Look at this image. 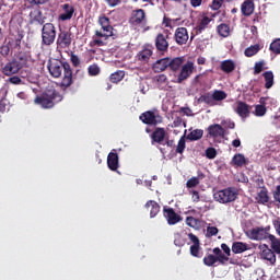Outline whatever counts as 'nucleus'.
<instances>
[{"label":"nucleus","mask_w":280,"mask_h":280,"mask_svg":"<svg viewBox=\"0 0 280 280\" xmlns=\"http://www.w3.org/2000/svg\"><path fill=\"white\" fill-rule=\"evenodd\" d=\"M234 110L243 119H246L250 115V107L244 102H238Z\"/></svg>","instance_id":"19"},{"label":"nucleus","mask_w":280,"mask_h":280,"mask_svg":"<svg viewBox=\"0 0 280 280\" xmlns=\"http://www.w3.org/2000/svg\"><path fill=\"white\" fill-rule=\"evenodd\" d=\"M174 39L177 45H187V40H189V33L185 27H178L175 31Z\"/></svg>","instance_id":"14"},{"label":"nucleus","mask_w":280,"mask_h":280,"mask_svg":"<svg viewBox=\"0 0 280 280\" xmlns=\"http://www.w3.org/2000/svg\"><path fill=\"white\" fill-rule=\"evenodd\" d=\"M222 3H224V0H213L210 8L212 10H220L222 8Z\"/></svg>","instance_id":"55"},{"label":"nucleus","mask_w":280,"mask_h":280,"mask_svg":"<svg viewBox=\"0 0 280 280\" xmlns=\"http://www.w3.org/2000/svg\"><path fill=\"white\" fill-rule=\"evenodd\" d=\"M124 75H126V73L124 71H116L110 74L109 80L114 84H117V82H121L124 80Z\"/></svg>","instance_id":"39"},{"label":"nucleus","mask_w":280,"mask_h":280,"mask_svg":"<svg viewBox=\"0 0 280 280\" xmlns=\"http://www.w3.org/2000/svg\"><path fill=\"white\" fill-rule=\"evenodd\" d=\"M190 5L192 8H200V5H202V0H190Z\"/></svg>","instance_id":"63"},{"label":"nucleus","mask_w":280,"mask_h":280,"mask_svg":"<svg viewBox=\"0 0 280 280\" xmlns=\"http://www.w3.org/2000/svg\"><path fill=\"white\" fill-rule=\"evenodd\" d=\"M189 194L191 195L192 202L200 201V194L198 192V190H190Z\"/></svg>","instance_id":"56"},{"label":"nucleus","mask_w":280,"mask_h":280,"mask_svg":"<svg viewBox=\"0 0 280 280\" xmlns=\"http://www.w3.org/2000/svg\"><path fill=\"white\" fill-rule=\"evenodd\" d=\"M98 23H100L103 32L113 34V27L110 26V20L108 18H106L105 15L100 16Z\"/></svg>","instance_id":"26"},{"label":"nucleus","mask_w":280,"mask_h":280,"mask_svg":"<svg viewBox=\"0 0 280 280\" xmlns=\"http://www.w3.org/2000/svg\"><path fill=\"white\" fill-rule=\"evenodd\" d=\"M163 215L167 224H170L171 226H173L174 224H178V222L183 221V218L178 213H176L173 208H168L167 206L163 208Z\"/></svg>","instance_id":"9"},{"label":"nucleus","mask_w":280,"mask_h":280,"mask_svg":"<svg viewBox=\"0 0 280 280\" xmlns=\"http://www.w3.org/2000/svg\"><path fill=\"white\" fill-rule=\"evenodd\" d=\"M21 69H23L21 61L12 60L4 65V67L2 68V73L7 77L16 75V73H19Z\"/></svg>","instance_id":"8"},{"label":"nucleus","mask_w":280,"mask_h":280,"mask_svg":"<svg viewBox=\"0 0 280 280\" xmlns=\"http://www.w3.org/2000/svg\"><path fill=\"white\" fill-rule=\"evenodd\" d=\"M30 23L34 25V23H37V25H44L45 24V18L43 16V12L38 9H34L30 13Z\"/></svg>","instance_id":"18"},{"label":"nucleus","mask_w":280,"mask_h":280,"mask_svg":"<svg viewBox=\"0 0 280 280\" xmlns=\"http://www.w3.org/2000/svg\"><path fill=\"white\" fill-rule=\"evenodd\" d=\"M175 246H185V241L180 237V235H177L174 241Z\"/></svg>","instance_id":"59"},{"label":"nucleus","mask_w":280,"mask_h":280,"mask_svg":"<svg viewBox=\"0 0 280 280\" xmlns=\"http://www.w3.org/2000/svg\"><path fill=\"white\" fill-rule=\"evenodd\" d=\"M0 54H2V56H8V54H10V47L8 46H2Z\"/></svg>","instance_id":"64"},{"label":"nucleus","mask_w":280,"mask_h":280,"mask_svg":"<svg viewBox=\"0 0 280 280\" xmlns=\"http://www.w3.org/2000/svg\"><path fill=\"white\" fill-rule=\"evenodd\" d=\"M107 165L112 172H117L119 168V155H117V153L110 152L107 156Z\"/></svg>","instance_id":"21"},{"label":"nucleus","mask_w":280,"mask_h":280,"mask_svg":"<svg viewBox=\"0 0 280 280\" xmlns=\"http://www.w3.org/2000/svg\"><path fill=\"white\" fill-rule=\"evenodd\" d=\"M232 163L237 167H242V165H246V158L243 154H236L232 159Z\"/></svg>","instance_id":"38"},{"label":"nucleus","mask_w":280,"mask_h":280,"mask_svg":"<svg viewBox=\"0 0 280 280\" xmlns=\"http://www.w3.org/2000/svg\"><path fill=\"white\" fill-rule=\"evenodd\" d=\"M218 34L223 38H226L231 34V28L226 24H220L218 26Z\"/></svg>","instance_id":"35"},{"label":"nucleus","mask_w":280,"mask_h":280,"mask_svg":"<svg viewBox=\"0 0 280 280\" xmlns=\"http://www.w3.org/2000/svg\"><path fill=\"white\" fill-rule=\"evenodd\" d=\"M106 3H107L110 8H115V7L119 5V3H121V0H106Z\"/></svg>","instance_id":"61"},{"label":"nucleus","mask_w":280,"mask_h":280,"mask_svg":"<svg viewBox=\"0 0 280 280\" xmlns=\"http://www.w3.org/2000/svg\"><path fill=\"white\" fill-rule=\"evenodd\" d=\"M262 78L265 79V89H272L275 85V73L272 71H266L262 73Z\"/></svg>","instance_id":"29"},{"label":"nucleus","mask_w":280,"mask_h":280,"mask_svg":"<svg viewBox=\"0 0 280 280\" xmlns=\"http://www.w3.org/2000/svg\"><path fill=\"white\" fill-rule=\"evenodd\" d=\"M213 21V14H203L201 15V19L198 22V25L196 26L197 34H202L205 30L209 27V23Z\"/></svg>","instance_id":"15"},{"label":"nucleus","mask_w":280,"mask_h":280,"mask_svg":"<svg viewBox=\"0 0 280 280\" xmlns=\"http://www.w3.org/2000/svg\"><path fill=\"white\" fill-rule=\"evenodd\" d=\"M186 224L190 226V229H200V220L194 217H187Z\"/></svg>","instance_id":"40"},{"label":"nucleus","mask_w":280,"mask_h":280,"mask_svg":"<svg viewBox=\"0 0 280 280\" xmlns=\"http://www.w3.org/2000/svg\"><path fill=\"white\" fill-rule=\"evenodd\" d=\"M221 248H222L223 253H225V255H228V257L231 256V248L229 247V245L222 244Z\"/></svg>","instance_id":"62"},{"label":"nucleus","mask_w":280,"mask_h":280,"mask_svg":"<svg viewBox=\"0 0 280 280\" xmlns=\"http://www.w3.org/2000/svg\"><path fill=\"white\" fill-rule=\"evenodd\" d=\"M129 22L131 25H141V23H145V11H143V9L133 11Z\"/></svg>","instance_id":"17"},{"label":"nucleus","mask_w":280,"mask_h":280,"mask_svg":"<svg viewBox=\"0 0 280 280\" xmlns=\"http://www.w3.org/2000/svg\"><path fill=\"white\" fill-rule=\"evenodd\" d=\"M208 133L212 139H224L226 130H224L221 125L213 124L208 127Z\"/></svg>","instance_id":"12"},{"label":"nucleus","mask_w":280,"mask_h":280,"mask_svg":"<svg viewBox=\"0 0 280 280\" xmlns=\"http://www.w3.org/2000/svg\"><path fill=\"white\" fill-rule=\"evenodd\" d=\"M63 13L59 15L60 21H71L73 18V12L75 10L73 9V5L66 3L62 5Z\"/></svg>","instance_id":"20"},{"label":"nucleus","mask_w":280,"mask_h":280,"mask_svg":"<svg viewBox=\"0 0 280 280\" xmlns=\"http://www.w3.org/2000/svg\"><path fill=\"white\" fill-rule=\"evenodd\" d=\"M9 84H14L15 86H19L21 84H25L23 80L19 75H13L8 79Z\"/></svg>","instance_id":"48"},{"label":"nucleus","mask_w":280,"mask_h":280,"mask_svg":"<svg viewBox=\"0 0 280 280\" xmlns=\"http://www.w3.org/2000/svg\"><path fill=\"white\" fill-rule=\"evenodd\" d=\"M273 229L276 230L277 234L280 236V220L276 219L272 221Z\"/></svg>","instance_id":"58"},{"label":"nucleus","mask_w":280,"mask_h":280,"mask_svg":"<svg viewBox=\"0 0 280 280\" xmlns=\"http://www.w3.org/2000/svg\"><path fill=\"white\" fill-rule=\"evenodd\" d=\"M266 66V61H258L255 63L254 66V75H259V73H261V71L266 68H264Z\"/></svg>","instance_id":"46"},{"label":"nucleus","mask_w":280,"mask_h":280,"mask_svg":"<svg viewBox=\"0 0 280 280\" xmlns=\"http://www.w3.org/2000/svg\"><path fill=\"white\" fill-rule=\"evenodd\" d=\"M264 248L260 253L261 259L267 261L268 266H275L277 264V256L272 249L268 248V245H264Z\"/></svg>","instance_id":"13"},{"label":"nucleus","mask_w":280,"mask_h":280,"mask_svg":"<svg viewBox=\"0 0 280 280\" xmlns=\"http://www.w3.org/2000/svg\"><path fill=\"white\" fill-rule=\"evenodd\" d=\"M259 51H261V46L259 44H255V45L247 47L244 51V55L247 58H253V56H257V54H259Z\"/></svg>","instance_id":"30"},{"label":"nucleus","mask_w":280,"mask_h":280,"mask_svg":"<svg viewBox=\"0 0 280 280\" xmlns=\"http://www.w3.org/2000/svg\"><path fill=\"white\" fill-rule=\"evenodd\" d=\"M163 25H165L166 27H170V30H173L174 25H176V20L164 16Z\"/></svg>","instance_id":"51"},{"label":"nucleus","mask_w":280,"mask_h":280,"mask_svg":"<svg viewBox=\"0 0 280 280\" xmlns=\"http://www.w3.org/2000/svg\"><path fill=\"white\" fill-rule=\"evenodd\" d=\"M113 36V33H108L106 31H95L92 43L93 45H96L97 47H104L106 45V40Z\"/></svg>","instance_id":"10"},{"label":"nucleus","mask_w":280,"mask_h":280,"mask_svg":"<svg viewBox=\"0 0 280 280\" xmlns=\"http://www.w3.org/2000/svg\"><path fill=\"white\" fill-rule=\"evenodd\" d=\"M221 71L224 73H233L235 71V61L224 60L221 62Z\"/></svg>","instance_id":"31"},{"label":"nucleus","mask_w":280,"mask_h":280,"mask_svg":"<svg viewBox=\"0 0 280 280\" xmlns=\"http://www.w3.org/2000/svg\"><path fill=\"white\" fill-rule=\"evenodd\" d=\"M200 185V177H191L190 179L187 180L186 187L188 189H191L194 187H198Z\"/></svg>","instance_id":"44"},{"label":"nucleus","mask_w":280,"mask_h":280,"mask_svg":"<svg viewBox=\"0 0 280 280\" xmlns=\"http://www.w3.org/2000/svg\"><path fill=\"white\" fill-rule=\"evenodd\" d=\"M47 69L51 78H60L63 73L59 83L61 89H69V86L73 84V70H71V65H69V62H63L59 59H50Z\"/></svg>","instance_id":"1"},{"label":"nucleus","mask_w":280,"mask_h":280,"mask_svg":"<svg viewBox=\"0 0 280 280\" xmlns=\"http://www.w3.org/2000/svg\"><path fill=\"white\" fill-rule=\"evenodd\" d=\"M205 131L202 129H195L187 135L186 139H188V141H200Z\"/></svg>","instance_id":"32"},{"label":"nucleus","mask_w":280,"mask_h":280,"mask_svg":"<svg viewBox=\"0 0 280 280\" xmlns=\"http://www.w3.org/2000/svg\"><path fill=\"white\" fill-rule=\"evenodd\" d=\"M269 241H270L272 250H275L277 255H280V240L277 238V236L270 234Z\"/></svg>","instance_id":"34"},{"label":"nucleus","mask_w":280,"mask_h":280,"mask_svg":"<svg viewBox=\"0 0 280 280\" xmlns=\"http://www.w3.org/2000/svg\"><path fill=\"white\" fill-rule=\"evenodd\" d=\"M212 97L214 100V103L218 104V102H222L223 100H226L228 95H226V92L224 91L215 90L212 93Z\"/></svg>","instance_id":"36"},{"label":"nucleus","mask_w":280,"mask_h":280,"mask_svg":"<svg viewBox=\"0 0 280 280\" xmlns=\"http://www.w3.org/2000/svg\"><path fill=\"white\" fill-rule=\"evenodd\" d=\"M145 209H150V218H156L159 211H161V206H159L154 200H149L145 203Z\"/></svg>","instance_id":"24"},{"label":"nucleus","mask_w":280,"mask_h":280,"mask_svg":"<svg viewBox=\"0 0 280 280\" xmlns=\"http://www.w3.org/2000/svg\"><path fill=\"white\" fill-rule=\"evenodd\" d=\"M71 62L73 67H80V57L77 55H71Z\"/></svg>","instance_id":"57"},{"label":"nucleus","mask_w":280,"mask_h":280,"mask_svg":"<svg viewBox=\"0 0 280 280\" xmlns=\"http://www.w3.org/2000/svg\"><path fill=\"white\" fill-rule=\"evenodd\" d=\"M58 102H62V95L54 89H47L43 95L35 98V104H38L42 108H54V105Z\"/></svg>","instance_id":"2"},{"label":"nucleus","mask_w":280,"mask_h":280,"mask_svg":"<svg viewBox=\"0 0 280 280\" xmlns=\"http://www.w3.org/2000/svg\"><path fill=\"white\" fill-rule=\"evenodd\" d=\"M270 51H272V54H276L277 56H279L280 54V38H277L276 40H273L270 46H269Z\"/></svg>","instance_id":"42"},{"label":"nucleus","mask_w":280,"mask_h":280,"mask_svg":"<svg viewBox=\"0 0 280 280\" xmlns=\"http://www.w3.org/2000/svg\"><path fill=\"white\" fill-rule=\"evenodd\" d=\"M167 67H170V58H163L154 62L153 71H155V73H161L165 71Z\"/></svg>","instance_id":"23"},{"label":"nucleus","mask_w":280,"mask_h":280,"mask_svg":"<svg viewBox=\"0 0 280 280\" xmlns=\"http://www.w3.org/2000/svg\"><path fill=\"white\" fill-rule=\"evenodd\" d=\"M185 148H186V144H185V136H183L178 143H177V147H176V152L177 154H183V152H185Z\"/></svg>","instance_id":"47"},{"label":"nucleus","mask_w":280,"mask_h":280,"mask_svg":"<svg viewBox=\"0 0 280 280\" xmlns=\"http://www.w3.org/2000/svg\"><path fill=\"white\" fill-rule=\"evenodd\" d=\"M246 235L249 240L255 242H261L264 240H269L270 237V225L267 226H257L246 232Z\"/></svg>","instance_id":"4"},{"label":"nucleus","mask_w":280,"mask_h":280,"mask_svg":"<svg viewBox=\"0 0 280 280\" xmlns=\"http://www.w3.org/2000/svg\"><path fill=\"white\" fill-rule=\"evenodd\" d=\"M185 65L184 57L168 58V68L171 71H178Z\"/></svg>","instance_id":"22"},{"label":"nucleus","mask_w":280,"mask_h":280,"mask_svg":"<svg viewBox=\"0 0 280 280\" xmlns=\"http://www.w3.org/2000/svg\"><path fill=\"white\" fill-rule=\"evenodd\" d=\"M190 255H192V257H201V255H200V245H192L190 247Z\"/></svg>","instance_id":"54"},{"label":"nucleus","mask_w":280,"mask_h":280,"mask_svg":"<svg viewBox=\"0 0 280 280\" xmlns=\"http://www.w3.org/2000/svg\"><path fill=\"white\" fill-rule=\"evenodd\" d=\"M206 156L207 159H215V156H218V151H215L214 148H208L206 150Z\"/></svg>","instance_id":"53"},{"label":"nucleus","mask_w":280,"mask_h":280,"mask_svg":"<svg viewBox=\"0 0 280 280\" xmlns=\"http://www.w3.org/2000/svg\"><path fill=\"white\" fill-rule=\"evenodd\" d=\"M201 102H203L208 106H218V103H215L213 94L211 93H207L203 96H201Z\"/></svg>","instance_id":"37"},{"label":"nucleus","mask_w":280,"mask_h":280,"mask_svg":"<svg viewBox=\"0 0 280 280\" xmlns=\"http://www.w3.org/2000/svg\"><path fill=\"white\" fill-rule=\"evenodd\" d=\"M218 233H219L218 228L208 225L206 237H213V236L218 235Z\"/></svg>","instance_id":"49"},{"label":"nucleus","mask_w":280,"mask_h":280,"mask_svg":"<svg viewBox=\"0 0 280 280\" xmlns=\"http://www.w3.org/2000/svg\"><path fill=\"white\" fill-rule=\"evenodd\" d=\"M151 56H152V49L144 48L139 52L138 58L139 60L145 61V60H150Z\"/></svg>","instance_id":"41"},{"label":"nucleus","mask_w":280,"mask_h":280,"mask_svg":"<svg viewBox=\"0 0 280 280\" xmlns=\"http://www.w3.org/2000/svg\"><path fill=\"white\" fill-rule=\"evenodd\" d=\"M189 240L194 243V246L196 245H200V241L198 240V236H196L195 234H188Z\"/></svg>","instance_id":"60"},{"label":"nucleus","mask_w":280,"mask_h":280,"mask_svg":"<svg viewBox=\"0 0 280 280\" xmlns=\"http://www.w3.org/2000/svg\"><path fill=\"white\" fill-rule=\"evenodd\" d=\"M247 249H248V244L243 242H234L232 245V253H234L235 255L246 253Z\"/></svg>","instance_id":"27"},{"label":"nucleus","mask_w":280,"mask_h":280,"mask_svg":"<svg viewBox=\"0 0 280 280\" xmlns=\"http://www.w3.org/2000/svg\"><path fill=\"white\" fill-rule=\"evenodd\" d=\"M71 32L60 30L57 37V45L61 49H67L71 47Z\"/></svg>","instance_id":"11"},{"label":"nucleus","mask_w":280,"mask_h":280,"mask_svg":"<svg viewBox=\"0 0 280 280\" xmlns=\"http://www.w3.org/2000/svg\"><path fill=\"white\" fill-rule=\"evenodd\" d=\"M255 115L256 117H264L266 115V107L264 105H256Z\"/></svg>","instance_id":"50"},{"label":"nucleus","mask_w":280,"mask_h":280,"mask_svg":"<svg viewBox=\"0 0 280 280\" xmlns=\"http://www.w3.org/2000/svg\"><path fill=\"white\" fill-rule=\"evenodd\" d=\"M194 69H196L194 61H187L182 65L180 71L177 75L178 84L185 82L188 78H190L191 73H194Z\"/></svg>","instance_id":"7"},{"label":"nucleus","mask_w":280,"mask_h":280,"mask_svg":"<svg viewBox=\"0 0 280 280\" xmlns=\"http://www.w3.org/2000/svg\"><path fill=\"white\" fill-rule=\"evenodd\" d=\"M269 200L270 197L268 196V189L261 188L256 196V202H258V205H266Z\"/></svg>","instance_id":"28"},{"label":"nucleus","mask_w":280,"mask_h":280,"mask_svg":"<svg viewBox=\"0 0 280 280\" xmlns=\"http://www.w3.org/2000/svg\"><path fill=\"white\" fill-rule=\"evenodd\" d=\"M155 47L158 51H167V49H170L167 36H165L163 33L158 34L155 37Z\"/></svg>","instance_id":"16"},{"label":"nucleus","mask_w":280,"mask_h":280,"mask_svg":"<svg viewBox=\"0 0 280 280\" xmlns=\"http://www.w3.org/2000/svg\"><path fill=\"white\" fill-rule=\"evenodd\" d=\"M140 120L148 126H159V124H163V117L159 114V112L148 110L140 115Z\"/></svg>","instance_id":"6"},{"label":"nucleus","mask_w":280,"mask_h":280,"mask_svg":"<svg viewBox=\"0 0 280 280\" xmlns=\"http://www.w3.org/2000/svg\"><path fill=\"white\" fill-rule=\"evenodd\" d=\"M240 192L235 187H228L221 190H218L213 194V198L220 205H229L230 202H235L237 200Z\"/></svg>","instance_id":"3"},{"label":"nucleus","mask_w":280,"mask_h":280,"mask_svg":"<svg viewBox=\"0 0 280 280\" xmlns=\"http://www.w3.org/2000/svg\"><path fill=\"white\" fill-rule=\"evenodd\" d=\"M205 266H213L214 264H218V256L214 255H208L203 258Z\"/></svg>","instance_id":"43"},{"label":"nucleus","mask_w":280,"mask_h":280,"mask_svg":"<svg viewBox=\"0 0 280 280\" xmlns=\"http://www.w3.org/2000/svg\"><path fill=\"white\" fill-rule=\"evenodd\" d=\"M241 10L244 16H250V14L255 12V3H253V1L250 0H246L245 2H243Z\"/></svg>","instance_id":"25"},{"label":"nucleus","mask_w":280,"mask_h":280,"mask_svg":"<svg viewBox=\"0 0 280 280\" xmlns=\"http://www.w3.org/2000/svg\"><path fill=\"white\" fill-rule=\"evenodd\" d=\"M165 139V129L163 128H158L155 131L152 133V140L155 143H161Z\"/></svg>","instance_id":"33"},{"label":"nucleus","mask_w":280,"mask_h":280,"mask_svg":"<svg viewBox=\"0 0 280 280\" xmlns=\"http://www.w3.org/2000/svg\"><path fill=\"white\" fill-rule=\"evenodd\" d=\"M221 127L224 130H233V128H235V122H233L231 119H225L221 121Z\"/></svg>","instance_id":"45"},{"label":"nucleus","mask_w":280,"mask_h":280,"mask_svg":"<svg viewBox=\"0 0 280 280\" xmlns=\"http://www.w3.org/2000/svg\"><path fill=\"white\" fill-rule=\"evenodd\" d=\"M88 71L90 75H100V66L92 65L88 68Z\"/></svg>","instance_id":"52"},{"label":"nucleus","mask_w":280,"mask_h":280,"mask_svg":"<svg viewBox=\"0 0 280 280\" xmlns=\"http://www.w3.org/2000/svg\"><path fill=\"white\" fill-rule=\"evenodd\" d=\"M56 43V26L52 23H46L42 27V45H54Z\"/></svg>","instance_id":"5"}]
</instances>
